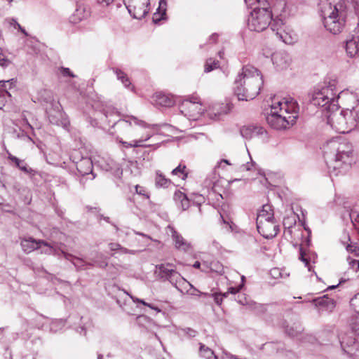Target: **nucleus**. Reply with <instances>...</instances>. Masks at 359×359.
Wrapping results in <instances>:
<instances>
[{"label": "nucleus", "mask_w": 359, "mask_h": 359, "mask_svg": "<svg viewBox=\"0 0 359 359\" xmlns=\"http://www.w3.org/2000/svg\"><path fill=\"white\" fill-rule=\"evenodd\" d=\"M103 113L109 124L116 126L119 133L127 138H134L130 142L119 141L126 148L147 147L143 143L156 135L159 129L158 125L147 123L132 115H123L121 118L113 107L104 109Z\"/></svg>", "instance_id": "nucleus-1"}, {"label": "nucleus", "mask_w": 359, "mask_h": 359, "mask_svg": "<svg viewBox=\"0 0 359 359\" xmlns=\"http://www.w3.org/2000/svg\"><path fill=\"white\" fill-rule=\"evenodd\" d=\"M326 158L328 159L327 165L331 175L338 176L344 175L352 163V147L346 142H341L339 138L332 139L327 142L323 147Z\"/></svg>", "instance_id": "nucleus-2"}, {"label": "nucleus", "mask_w": 359, "mask_h": 359, "mask_svg": "<svg viewBox=\"0 0 359 359\" xmlns=\"http://www.w3.org/2000/svg\"><path fill=\"white\" fill-rule=\"evenodd\" d=\"M263 86L260 72L251 65L244 66L234 82V93L239 100L248 101L255 98Z\"/></svg>", "instance_id": "nucleus-3"}, {"label": "nucleus", "mask_w": 359, "mask_h": 359, "mask_svg": "<svg viewBox=\"0 0 359 359\" xmlns=\"http://www.w3.org/2000/svg\"><path fill=\"white\" fill-rule=\"evenodd\" d=\"M298 105L292 99L274 100L266 116L269 125L276 129H285L295 123L298 116Z\"/></svg>", "instance_id": "nucleus-4"}, {"label": "nucleus", "mask_w": 359, "mask_h": 359, "mask_svg": "<svg viewBox=\"0 0 359 359\" xmlns=\"http://www.w3.org/2000/svg\"><path fill=\"white\" fill-rule=\"evenodd\" d=\"M285 6L286 3L283 0L278 1L272 8L269 6L268 3L255 6L247 19L248 29L258 32L265 30L269 25L271 26L276 15L281 11L285 12Z\"/></svg>", "instance_id": "nucleus-5"}, {"label": "nucleus", "mask_w": 359, "mask_h": 359, "mask_svg": "<svg viewBox=\"0 0 359 359\" xmlns=\"http://www.w3.org/2000/svg\"><path fill=\"white\" fill-rule=\"evenodd\" d=\"M336 79H326L324 82L316 87L312 93L311 102L327 111L337 108Z\"/></svg>", "instance_id": "nucleus-6"}, {"label": "nucleus", "mask_w": 359, "mask_h": 359, "mask_svg": "<svg viewBox=\"0 0 359 359\" xmlns=\"http://www.w3.org/2000/svg\"><path fill=\"white\" fill-rule=\"evenodd\" d=\"M327 124L339 133H348L359 128V115L348 108L340 111H332L327 116Z\"/></svg>", "instance_id": "nucleus-7"}, {"label": "nucleus", "mask_w": 359, "mask_h": 359, "mask_svg": "<svg viewBox=\"0 0 359 359\" xmlns=\"http://www.w3.org/2000/svg\"><path fill=\"white\" fill-rule=\"evenodd\" d=\"M359 336V318L352 324V330L341 332L339 339L343 353L350 359H359V341L355 336Z\"/></svg>", "instance_id": "nucleus-8"}, {"label": "nucleus", "mask_w": 359, "mask_h": 359, "mask_svg": "<svg viewBox=\"0 0 359 359\" xmlns=\"http://www.w3.org/2000/svg\"><path fill=\"white\" fill-rule=\"evenodd\" d=\"M287 16L286 11H281L276 15L271 24V29L276 33L277 38L286 44H292L296 41V36L286 25L285 22Z\"/></svg>", "instance_id": "nucleus-9"}, {"label": "nucleus", "mask_w": 359, "mask_h": 359, "mask_svg": "<svg viewBox=\"0 0 359 359\" xmlns=\"http://www.w3.org/2000/svg\"><path fill=\"white\" fill-rule=\"evenodd\" d=\"M180 110L187 119L192 121L197 120L204 112L200 99L196 97L184 100L180 105Z\"/></svg>", "instance_id": "nucleus-10"}, {"label": "nucleus", "mask_w": 359, "mask_h": 359, "mask_svg": "<svg viewBox=\"0 0 359 359\" xmlns=\"http://www.w3.org/2000/svg\"><path fill=\"white\" fill-rule=\"evenodd\" d=\"M38 100L50 104L56 108V109H54L53 112L50 109H46V112L48 115V118L50 123L56 125L66 124L59 120V118L62 117V114L60 111V106L58 103L55 102L53 93L50 90L46 89L40 90L38 93Z\"/></svg>", "instance_id": "nucleus-11"}, {"label": "nucleus", "mask_w": 359, "mask_h": 359, "mask_svg": "<svg viewBox=\"0 0 359 359\" xmlns=\"http://www.w3.org/2000/svg\"><path fill=\"white\" fill-rule=\"evenodd\" d=\"M337 102H340L350 111L359 115V89H346L337 96Z\"/></svg>", "instance_id": "nucleus-12"}, {"label": "nucleus", "mask_w": 359, "mask_h": 359, "mask_svg": "<svg viewBox=\"0 0 359 359\" xmlns=\"http://www.w3.org/2000/svg\"><path fill=\"white\" fill-rule=\"evenodd\" d=\"M128 13L136 19L144 18L150 10V0H123Z\"/></svg>", "instance_id": "nucleus-13"}, {"label": "nucleus", "mask_w": 359, "mask_h": 359, "mask_svg": "<svg viewBox=\"0 0 359 359\" xmlns=\"http://www.w3.org/2000/svg\"><path fill=\"white\" fill-rule=\"evenodd\" d=\"M321 13L323 18V22L329 18H337V15H346L345 7L340 1L334 4L325 2L321 6Z\"/></svg>", "instance_id": "nucleus-14"}, {"label": "nucleus", "mask_w": 359, "mask_h": 359, "mask_svg": "<svg viewBox=\"0 0 359 359\" xmlns=\"http://www.w3.org/2000/svg\"><path fill=\"white\" fill-rule=\"evenodd\" d=\"M79 154L78 151H74L70 155V159L76 163L78 172L82 175L91 173L93 171L92 160L90 158H80Z\"/></svg>", "instance_id": "nucleus-15"}, {"label": "nucleus", "mask_w": 359, "mask_h": 359, "mask_svg": "<svg viewBox=\"0 0 359 359\" xmlns=\"http://www.w3.org/2000/svg\"><path fill=\"white\" fill-rule=\"evenodd\" d=\"M273 66L278 70L287 69L292 62L290 55L284 50H277L271 55Z\"/></svg>", "instance_id": "nucleus-16"}, {"label": "nucleus", "mask_w": 359, "mask_h": 359, "mask_svg": "<svg viewBox=\"0 0 359 359\" xmlns=\"http://www.w3.org/2000/svg\"><path fill=\"white\" fill-rule=\"evenodd\" d=\"M305 302H310V300L306 299ZM311 302L313 304L319 313H330L334 310L336 305L334 299L329 298L326 295L313 299Z\"/></svg>", "instance_id": "nucleus-17"}, {"label": "nucleus", "mask_w": 359, "mask_h": 359, "mask_svg": "<svg viewBox=\"0 0 359 359\" xmlns=\"http://www.w3.org/2000/svg\"><path fill=\"white\" fill-rule=\"evenodd\" d=\"M258 232L266 238L275 237L279 231V225L276 219L257 225Z\"/></svg>", "instance_id": "nucleus-18"}, {"label": "nucleus", "mask_w": 359, "mask_h": 359, "mask_svg": "<svg viewBox=\"0 0 359 359\" xmlns=\"http://www.w3.org/2000/svg\"><path fill=\"white\" fill-rule=\"evenodd\" d=\"M240 133L245 140H251L256 137H261L263 139L266 137L265 129L257 126H245L241 128Z\"/></svg>", "instance_id": "nucleus-19"}, {"label": "nucleus", "mask_w": 359, "mask_h": 359, "mask_svg": "<svg viewBox=\"0 0 359 359\" xmlns=\"http://www.w3.org/2000/svg\"><path fill=\"white\" fill-rule=\"evenodd\" d=\"M346 15H337L334 18H329L325 22H323L325 29L333 34L340 33L345 25Z\"/></svg>", "instance_id": "nucleus-20"}, {"label": "nucleus", "mask_w": 359, "mask_h": 359, "mask_svg": "<svg viewBox=\"0 0 359 359\" xmlns=\"http://www.w3.org/2000/svg\"><path fill=\"white\" fill-rule=\"evenodd\" d=\"M155 273L161 279L171 283L175 278V273H178L170 264H161L156 266Z\"/></svg>", "instance_id": "nucleus-21"}, {"label": "nucleus", "mask_w": 359, "mask_h": 359, "mask_svg": "<svg viewBox=\"0 0 359 359\" xmlns=\"http://www.w3.org/2000/svg\"><path fill=\"white\" fill-rule=\"evenodd\" d=\"M168 233H171L175 248L182 251H187L191 248V244L185 240L172 226H168Z\"/></svg>", "instance_id": "nucleus-22"}, {"label": "nucleus", "mask_w": 359, "mask_h": 359, "mask_svg": "<svg viewBox=\"0 0 359 359\" xmlns=\"http://www.w3.org/2000/svg\"><path fill=\"white\" fill-rule=\"evenodd\" d=\"M175 278L170 283L173 285L180 292H189L190 289H193L195 292L202 294L198 291L194 286L184 279L179 273H175Z\"/></svg>", "instance_id": "nucleus-23"}, {"label": "nucleus", "mask_w": 359, "mask_h": 359, "mask_svg": "<svg viewBox=\"0 0 359 359\" xmlns=\"http://www.w3.org/2000/svg\"><path fill=\"white\" fill-rule=\"evenodd\" d=\"M281 327L285 332L291 337L299 335L303 330L301 323L298 321L292 322L283 320L281 323Z\"/></svg>", "instance_id": "nucleus-24"}, {"label": "nucleus", "mask_w": 359, "mask_h": 359, "mask_svg": "<svg viewBox=\"0 0 359 359\" xmlns=\"http://www.w3.org/2000/svg\"><path fill=\"white\" fill-rule=\"evenodd\" d=\"M273 219H275V218L271 206L269 204L263 205L262 210L259 211L257 216V225L262 224L264 222Z\"/></svg>", "instance_id": "nucleus-25"}, {"label": "nucleus", "mask_w": 359, "mask_h": 359, "mask_svg": "<svg viewBox=\"0 0 359 359\" xmlns=\"http://www.w3.org/2000/svg\"><path fill=\"white\" fill-rule=\"evenodd\" d=\"M154 102L156 105L170 107L175 104L172 96L162 93H157L153 96Z\"/></svg>", "instance_id": "nucleus-26"}, {"label": "nucleus", "mask_w": 359, "mask_h": 359, "mask_svg": "<svg viewBox=\"0 0 359 359\" xmlns=\"http://www.w3.org/2000/svg\"><path fill=\"white\" fill-rule=\"evenodd\" d=\"M39 240H36L32 237L24 238L21 240L20 245L22 250L28 254L40 248Z\"/></svg>", "instance_id": "nucleus-27"}, {"label": "nucleus", "mask_w": 359, "mask_h": 359, "mask_svg": "<svg viewBox=\"0 0 359 359\" xmlns=\"http://www.w3.org/2000/svg\"><path fill=\"white\" fill-rule=\"evenodd\" d=\"M228 111L226 105L215 104L208 109V114L212 119H218L222 115L226 114Z\"/></svg>", "instance_id": "nucleus-28"}, {"label": "nucleus", "mask_w": 359, "mask_h": 359, "mask_svg": "<svg viewBox=\"0 0 359 359\" xmlns=\"http://www.w3.org/2000/svg\"><path fill=\"white\" fill-rule=\"evenodd\" d=\"M346 50L350 57H355L359 55V37H353L346 41Z\"/></svg>", "instance_id": "nucleus-29"}, {"label": "nucleus", "mask_w": 359, "mask_h": 359, "mask_svg": "<svg viewBox=\"0 0 359 359\" xmlns=\"http://www.w3.org/2000/svg\"><path fill=\"white\" fill-rule=\"evenodd\" d=\"M316 259V254L310 252H306L303 250L302 247H300L299 259L304 264L305 266L308 268L309 271H311V262L315 263Z\"/></svg>", "instance_id": "nucleus-30"}, {"label": "nucleus", "mask_w": 359, "mask_h": 359, "mask_svg": "<svg viewBox=\"0 0 359 359\" xmlns=\"http://www.w3.org/2000/svg\"><path fill=\"white\" fill-rule=\"evenodd\" d=\"M201 271L205 273L214 271L219 274H222L224 273V268L222 264L218 261H212L210 264H208V262H203Z\"/></svg>", "instance_id": "nucleus-31"}, {"label": "nucleus", "mask_w": 359, "mask_h": 359, "mask_svg": "<svg viewBox=\"0 0 359 359\" xmlns=\"http://www.w3.org/2000/svg\"><path fill=\"white\" fill-rule=\"evenodd\" d=\"M62 256L72 262V263L78 269H83L84 266H91V263L85 262L81 258L75 257L69 253L61 251Z\"/></svg>", "instance_id": "nucleus-32"}, {"label": "nucleus", "mask_w": 359, "mask_h": 359, "mask_svg": "<svg viewBox=\"0 0 359 359\" xmlns=\"http://www.w3.org/2000/svg\"><path fill=\"white\" fill-rule=\"evenodd\" d=\"M39 243H40V248H39L38 249L41 250V254L54 255L58 257L62 255V254L61 253L62 250H57L50 243L45 242L42 240H39Z\"/></svg>", "instance_id": "nucleus-33"}, {"label": "nucleus", "mask_w": 359, "mask_h": 359, "mask_svg": "<svg viewBox=\"0 0 359 359\" xmlns=\"http://www.w3.org/2000/svg\"><path fill=\"white\" fill-rule=\"evenodd\" d=\"M166 1L165 0H160L158 8L156 11L154 13L152 20L154 23H158L161 20L165 18L166 15Z\"/></svg>", "instance_id": "nucleus-34"}, {"label": "nucleus", "mask_w": 359, "mask_h": 359, "mask_svg": "<svg viewBox=\"0 0 359 359\" xmlns=\"http://www.w3.org/2000/svg\"><path fill=\"white\" fill-rule=\"evenodd\" d=\"M85 9L81 6L78 7L74 13L69 17V22L72 24H76L86 18Z\"/></svg>", "instance_id": "nucleus-35"}, {"label": "nucleus", "mask_w": 359, "mask_h": 359, "mask_svg": "<svg viewBox=\"0 0 359 359\" xmlns=\"http://www.w3.org/2000/svg\"><path fill=\"white\" fill-rule=\"evenodd\" d=\"M155 184L158 187L167 188L170 185L171 181L166 178L161 171L158 170L156 172Z\"/></svg>", "instance_id": "nucleus-36"}, {"label": "nucleus", "mask_w": 359, "mask_h": 359, "mask_svg": "<svg viewBox=\"0 0 359 359\" xmlns=\"http://www.w3.org/2000/svg\"><path fill=\"white\" fill-rule=\"evenodd\" d=\"M90 263L91 266L96 265L100 268H104L107 266V257L102 253L96 252L91 258Z\"/></svg>", "instance_id": "nucleus-37"}, {"label": "nucleus", "mask_w": 359, "mask_h": 359, "mask_svg": "<svg viewBox=\"0 0 359 359\" xmlns=\"http://www.w3.org/2000/svg\"><path fill=\"white\" fill-rule=\"evenodd\" d=\"M15 81L10 79L7 81H0V90L2 96L11 97L8 90H11L15 85Z\"/></svg>", "instance_id": "nucleus-38"}, {"label": "nucleus", "mask_w": 359, "mask_h": 359, "mask_svg": "<svg viewBox=\"0 0 359 359\" xmlns=\"http://www.w3.org/2000/svg\"><path fill=\"white\" fill-rule=\"evenodd\" d=\"M14 133L17 139L28 143L30 146L35 144V142L31 137L29 132L17 131L15 130Z\"/></svg>", "instance_id": "nucleus-39"}, {"label": "nucleus", "mask_w": 359, "mask_h": 359, "mask_svg": "<svg viewBox=\"0 0 359 359\" xmlns=\"http://www.w3.org/2000/svg\"><path fill=\"white\" fill-rule=\"evenodd\" d=\"M112 70L116 75L117 79L121 81L126 88L130 87L131 83L129 80V78L122 70L118 68H113Z\"/></svg>", "instance_id": "nucleus-40"}, {"label": "nucleus", "mask_w": 359, "mask_h": 359, "mask_svg": "<svg viewBox=\"0 0 359 359\" xmlns=\"http://www.w3.org/2000/svg\"><path fill=\"white\" fill-rule=\"evenodd\" d=\"M199 355L205 359H210L212 356L215 359H218L217 356L214 355L213 351L203 344H200Z\"/></svg>", "instance_id": "nucleus-41"}, {"label": "nucleus", "mask_w": 359, "mask_h": 359, "mask_svg": "<svg viewBox=\"0 0 359 359\" xmlns=\"http://www.w3.org/2000/svg\"><path fill=\"white\" fill-rule=\"evenodd\" d=\"M16 126L19 127V131L30 132L34 135V130L32 125L29 124L26 118H23L19 121V123H16Z\"/></svg>", "instance_id": "nucleus-42"}, {"label": "nucleus", "mask_w": 359, "mask_h": 359, "mask_svg": "<svg viewBox=\"0 0 359 359\" xmlns=\"http://www.w3.org/2000/svg\"><path fill=\"white\" fill-rule=\"evenodd\" d=\"M65 325V321L62 319L53 320L50 325V331L57 332L61 330Z\"/></svg>", "instance_id": "nucleus-43"}, {"label": "nucleus", "mask_w": 359, "mask_h": 359, "mask_svg": "<svg viewBox=\"0 0 359 359\" xmlns=\"http://www.w3.org/2000/svg\"><path fill=\"white\" fill-rule=\"evenodd\" d=\"M125 292L130 296V297L132 299L133 302H135V303H140V304H143L144 306H147L149 307L150 309L156 311L158 313L161 311V310L159 308H158L157 306H154V304H149V303L146 302L144 300H143L142 299H139V298H137V297H133L132 295H130L126 292Z\"/></svg>", "instance_id": "nucleus-44"}, {"label": "nucleus", "mask_w": 359, "mask_h": 359, "mask_svg": "<svg viewBox=\"0 0 359 359\" xmlns=\"http://www.w3.org/2000/svg\"><path fill=\"white\" fill-rule=\"evenodd\" d=\"M248 306L257 314L264 313L266 311V307L264 305L256 302H252L248 304Z\"/></svg>", "instance_id": "nucleus-45"}, {"label": "nucleus", "mask_w": 359, "mask_h": 359, "mask_svg": "<svg viewBox=\"0 0 359 359\" xmlns=\"http://www.w3.org/2000/svg\"><path fill=\"white\" fill-rule=\"evenodd\" d=\"M350 306L354 312L359 314V292L351 299Z\"/></svg>", "instance_id": "nucleus-46"}, {"label": "nucleus", "mask_w": 359, "mask_h": 359, "mask_svg": "<svg viewBox=\"0 0 359 359\" xmlns=\"http://www.w3.org/2000/svg\"><path fill=\"white\" fill-rule=\"evenodd\" d=\"M218 66V61H215L212 58H209L206 60L205 64V72H210L213 69H217Z\"/></svg>", "instance_id": "nucleus-47"}, {"label": "nucleus", "mask_w": 359, "mask_h": 359, "mask_svg": "<svg viewBox=\"0 0 359 359\" xmlns=\"http://www.w3.org/2000/svg\"><path fill=\"white\" fill-rule=\"evenodd\" d=\"M182 175V178L185 180L187 177V172H186V166L180 164L177 168L172 170V175Z\"/></svg>", "instance_id": "nucleus-48"}, {"label": "nucleus", "mask_w": 359, "mask_h": 359, "mask_svg": "<svg viewBox=\"0 0 359 359\" xmlns=\"http://www.w3.org/2000/svg\"><path fill=\"white\" fill-rule=\"evenodd\" d=\"M108 246L110 250L118 251L121 254H126L130 252L128 249L121 247V245L118 243H109Z\"/></svg>", "instance_id": "nucleus-49"}, {"label": "nucleus", "mask_w": 359, "mask_h": 359, "mask_svg": "<svg viewBox=\"0 0 359 359\" xmlns=\"http://www.w3.org/2000/svg\"><path fill=\"white\" fill-rule=\"evenodd\" d=\"M7 152V154H8V159L9 161H11L13 163L15 164V165L16 167H18V168H20L21 167V165L25 163V161L24 160H21L18 158H17L16 156L12 155L8 151H6Z\"/></svg>", "instance_id": "nucleus-50"}, {"label": "nucleus", "mask_w": 359, "mask_h": 359, "mask_svg": "<svg viewBox=\"0 0 359 359\" xmlns=\"http://www.w3.org/2000/svg\"><path fill=\"white\" fill-rule=\"evenodd\" d=\"M350 218L355 228L359 231V213L352 210L350 212Z\"/></svg>", "instance_id": "nucleus-51"}, {"label": "nucleus", "mask_w": 359, "mask_h": 359, "mask_svg": "<svg viewBox=\"0 0 359 359\" xmlns=\"http://www.w3.org/2000/svg\"><path fill=\"white\" fill-rule=\"evenodd\" d=\"M250 161L247 162L245 164H243L240 166L239 170L241 171H248L252 170L255 167V163L252 161V158L250 156Z\"/></svg>", "instance_id": "nucleus-52"}, {"label": "nucleus", "mask_w": 359, "mask_h": 359, "mask_svg": "<svg viewBox=\"0 0 359 359\" xmlns=\"http://www.w3.org/2000/svg\"><path fill=\"white\" fill-rule=\"evenodd\" d=\"M212 295L214 298L215 302L217 304L220 305L222 302L223 298L227 297V293H215Z\"/></svg>", "instance_id": "nucleus-53"}, {"label": "nucleus", "mask_w": 359, "mask_h": 359, "mask_svg": "<svg viewBox=\"0 0 359 359\" xmlns=\"http://www.w3.org/2000/svg\"><path fill=\"white\" fill-rule=\"evenodd\" d=\"M349 267L355 271H359V260L352 259L348 257Z\"/></svg>", "instance_id": "nucleus-54"}, {"label": "nucleus", "mask_w": 359, "mask_h": 359, "mask_svg": "<svg viewBox=\"0 0 359 359\" xmlns=\"http://www.w3.org/2000/svg\"><path fill=\"white\" fill-rule=\"evenodd\" d=\"M19 169L24 172L25 173L29 174L30 175H35L36 174V171L31 168L30 167H29L25 162L21 165V167Z\"/></svg>", "instance_id": "nucleus-55"}, {"label": "nucleus", "mask_w": 359, "mask_h": 359, "mask_svg": "<svg viewBox=\"0 0 359 359\" xmlns=\"http://www.w3.org/2000/svg\"><path fill=\"white\" fill-rule=\"evenodd\" d=\"M135 191L137 194L144 196L148 198L149 196L147 192V190L144 187L136 185L135 186Z\"/></svg>", "instance_id": "nucleus-56"}, {"label": "nucleus", "mask_w": 359, "mask_h": 359, "mask_svg": "<svg viewBox=\"0 0 359 359\" xmlns=\"http://www.w3.org/2000/svg\"><path fill=\"white\" fill-rule=\"evenodd\" d=\"M11 63V61L0 53V66L3 68H6L8 67Z\"/></svg>", "instance_id": "nucleus-57"}, {"label": "nucleus", "mask_w": 359, "mask_h": 359, "mask_svg": "<svg viewBox=\"0 0 359 359\" xmlns=\"http://www.w3.org/2000/svg\"><path fill=\"white\" fill-rule=\"evenodd\" d=\"M179 197L180 198H182V201H181L182 206L183 210H186L188 208V206H189V200H188V198H187V196L184 194H182L181 192L179 194Z\"/></svg>", "instance_id": "nucleus-58"}, {"label": "nucleus", "mask_w": 359, "mask_h": 359, "mask_svg": "<svg viewBox=\"0 0 359 359\" xmlns=\"http://www.w3.org/2000/svg\"><path fill=\"white\" fill-rule=\"evenodd\" d=\"M347 251L350 252H354L355 254L359 253V247L355 243V244H348L346 246Z\"/></svg>", "instance_id": "nucleus-59"}, {"label": "nucleus", "mask_w": 359, "mask_h": 359, "mask_svg": "<svg viewBox=\"0 0 359 359\" xmlns=\"http://www.w3.org/2000/svg\"><path fill=\"white\" fill-rule=\"evenodd\" d=\"M243 286V283L236 287H231L229 288L228 291L226 293H227V294L229 293L236 294L242 289Z\"/></svg>", "instance_id": "nucleus-60"}, {"label": "nucleus", "mask_w": 359, "mask_h": 359, "mask_svg": "<svg viewBox=\"0 0 359 359\" xmlns=\"http://www.w3.org/2000/svg\"><path fill=\"white\" fill-rule=\"evenodd\" d=\"M61 72L63 76H69L71 77H74V75L71 72L69 68L62 67L61 69Z\"/></svg>", "instance_id": "nucleus-61"}, {"label": "nucleus", "mask_w": 359, "mask_h": 359, "mask_svg": "<svg viewBox=\"0 0 359 359\" xmlns=\"http://www.w3.org/2000/svg\"><path fill=\"white\" fill-rule=\"evenodd\" d=\"M244 1L247 5H250V6L255 5L256 3L259 6L263 5V3H262L260 0H244Z\"/></svg>", "instance_id": "nucleus-62"}, {"label": "nucleus", "mask_w": 359, "mask_h": 359, "mask_svg": "<svg viewBox=\"0 0 359 359\" xmlns=\"http://www.w3.org/2000/svg\"><path fill=\"white\" fill-rule=\"evenodd\" d=\"M271 275L274 277V278H277L278 276H280V277H283L281 273L280 272V270L278 269H273L271 270Z\"/></svg>", "instance_id": "nucleus-63"}, {"label": "nucleus", "mask_w": 359, "mask_h": 359, "mask_svg": "<svg viewBox=\"0 0 359 359\" xmlns=\"http://www.w3.org/2000/svg\"><path fill=\"white\" fill-rule=\"evenodd\" d=\"M217 39V35L214 34L210 36L209 41L214 43L216 41Z\"/></svg>", "instance_id": "nucleus-64"}]
</instances>
